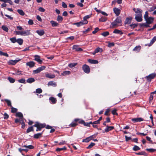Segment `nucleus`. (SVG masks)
I'll use <instances>...</instances> for the list:
<instances>
[{
    "mask_svg": "<svg viewBox=\"0 0 156 156\" xmlns=\"http://www.w3.org/2000/svg\"><path fill=\"white\" fill-rule=\"evenodd\" d=\"M82 68L84 72L87 74L89 73L90 71V68L88 66L85 64L83 65Z\"/></svg>",
    "mask_w": 156,
    "mask_h": 156,
    "instance_id": "39448f33",
    "label": "nucleus"
},
{
    "mask_svg": "<svg viewBox=\"0 0 156 156\" xmlns=\"http://www.w3.org/2000/svg\"><path fill=\"white\" fill-rule=\"evenodd\" d=\"M133 10L136 13L140 12L141 11V12H142V10L139 8H137L136 9V8H134L133 9Z\"/></svg>",
    "mask_w": 156,
    "mask_h": 156,
    "instance_id": "49530a36",
    "label": "nucleus"
},
{
    "mask_svg": "<svg viewBox=\"0 0 156 156\" xmlns=\"http://www.w3.org/2000/svg\"><path fill=\"white\" fill-rule=\"evenodd\" d=\"M36 32L40 36H42L44 33V31L43 30H38L36 31Z\"/></svg>",
    "mask_w": 156,
    "mask_h": 156,
    "instance_id": "412c9836",
    "label": "nucleus"
},
{
    "mask_svg": "<svg viewBox=\"0 0 156 156\" xmlns=\"http://www.w3.org/2000/svg\"><path fill=\"white\" fill-rule=\"evenodd\" d=\"M88 61L91 64H97L98 63V62L96 60L91 59H89L88 60Z\"/></svg>",
    "mask_w": 156,
    "mask_h": 156,
    "instance_id": "6ab92c4d",
    "label": "nucleus"
},
{
    "mask_svg": "<svg viewBox=\"0 0 156 156\" xmlns=\"http://www.w3.org/2000/svg\"><path fill=\"white\" fill-rule=\"evenodd\" d=\"M131 18L127 17L125 20L124 23L125 24H130L131 23Z\"/></svg>",
    "mask_w": 156,
    "mask_h": 156,
    "instance_id": "4be33fe9",
    "label": "nucleus"
},
{
    "mask_svg": "<svg viewBox=\"0 0 156 156\" xmlns=\"http://www.w3.org/2000/svg\"><path fill=\"white\" fill-rule=\"evenodd\" d=\"M19 82L21 83H25V80L23 78H22L18 80Z\"/></svg>",
    "mask_w": 156,
    "mask_h": 156,
    "instance_id": "0e129e2a",
    "label": "nucleus"
},
{
    "mask_svg": "<svg viewBox=\"0 0 156 156\" xmlns=\"http://www.w3.org/2000/svg\"><path fill=\"white\" fill-rule=\"evenodd\" d=\"M115 44L113 42H109L108 43V47H111L114 46Z\"/></svg>",
    "mask_w": 156,
    "mask_h": 156,
    "instance_id": "774afa93",
    "label": "nucleus"
},
{
    "mask_svg": "<svg viewBox=\"0 0 156 156\" xmlns=\"http://www.w3.org/2000/svg\"><path fill=\"white\" fill-rule=\"evenodd\" d=\"M117 110L116 109H115L112 111V113L114 115H118V114L117 112Z\"/></svg>",
    "mask_w": 156,
    "mask_h": 156,
    "instance_id": "603ef678",
    "label": "nucleus"
},
{
    "mask_svg": "<svg viewBox=\"0 0 156 156\" xmlns=\"http://www.w3.org/2000/svg\"><path fill=\"white\" fill-rule=\"evenodd\" d=\"M4 100L7 103V104L9 106L12 107L11 103L10 100L7 99H5Z\"/></svg>",
    "mask_w": 156,
    "mask_h": 156,
    "instance_id": "a19ab883",
    "label": "nucleus"
},
{
    "mask_svg": "<svg viewBox=\"0 0 156 156\" xmlns=\"http://www.w3.org/2000/svg\"><path fill=\"white\" fill-rule=\"evenodd\" d=\"M10 40L11 42L13 43H15L17 41V39L16 37L11 38L10 39Z\"/></svg>",
    "mask_w": 156,
    "mask_h": 156,
    "instance_id": "a18cd8bd",
    "label": "nucleus"
},
{
    "mask_svg": "<svg viewBox=\"0 0 156 156\" xmlns=\"http://www.w3.org/2000/svg\"><path fill=\"white\" fill-rule=\"evenodd\" d=\"M136 154L138 155H143L145 156H147V153L144 151H142L138 153H136Z\"/></svg>",
    "mask_w": 156,
    "mask_h": 156,
    "instance_id": "72a5a7b5",
    "label": "nucleus"
},
{
    "mask_svg": "<svg viewBox=\"0 0 156 156\" xmlns=\"http://www.w3.org/2000/svg\"><path fill=\"white\" fill-rule=\"evenodd\" d=\"M113 33L115 34H119L121 35H122L123 34V33L121 30L117 29H115L114 30Z\"/></svg>",
    "mask_w": 156,
    "mask_h": 156,
    "instance_id": "7c9ffc66",
    "label": "nucleus"
},
{
    "mask_svg": "<svg viewBox=\"0 0 156 156\" xmlns=\"http://www.w3.org/2000/svg\"><path fill=\"white\" fill-rule=\"evenodd\" d=\"M49 100L50 101L52 104H55L57 102V100L56 98L53 97H50L49 98Z\"/></svg>",
    "mask_w": 156,
    "mask_h": 156,
    "instance_id": "393cba45",
    "label": "nucleus"
},
{
    "mask_svg": "<svg viewBox=\"0 0 156 156\" xmlns=\"http://www.w3.org/2000/svg\"><path fill=\"white\" fill-rule=\"evenodd\" d=\"M50 23L51 24V26L53 27H55L57 26H58L59 24L56 22L51 20L50 21Z\"/></svg>",
    "mask_w": 156,
    "mask_h": 156,
    "instance_id": "a211bd4d",
    "label": "nucleus"
},
{
    "mask_svg": "<svg viewBox=\"0 0 156 156\" xmlns=\"http://www.w3.org/2000/svg\"><path fill=\"white\" fill-rule=\"evenodd\" d=\"M156 41V36L154 37L149 44H146V46H151Z\"/></svg>",
    "mask_w": 156,
    "mask_h": 156,
    "instance_id": "f3484780",
    "label": "nucleus"
},
{
    "mask_svg": "<svg viewBox=\"0 0 156 156\" xmlns=\"http://www.w3.org/2000/svg\"><path fill=\"white\" fill-rule=\"evenodd\" d=\"M48 86H52L53 87H55L57 86V84L55 82L53 81H50L48 82Z\"/></svg>",
    "mask_w": 156,
    "mask_h": 156,
    "instance_id": "b1692460",
    "label": "nucleus"
},
{
    "mask_svg": "<svg viewBox=\"0 0 156 156\" xmlns=\"http://www.w3.org/2000/svg\"><path fill=\"white\" fill-rule=\"evenodd\" d=\"M156 76V73H153L149 74L148 76H146V79L148 81L151 82V79L154 78Z\"/></svg>",
    "mask_w": 156,
    "mask_h": 156,
    "instance_id": "423d86ee",
    "label": "nucleus"
},
{
    "mask_svg": "<svg viewBox=\"0 0 156 156\" xmlns=\"http://www.w3.org/2000/svg\"><path fill=\"white\" fill-rule=\"evenodd\" d=\"M17 42L20 45H21L23 43V40L21 38H18L17 39Z\"/></svg>",
    "mask_w": 156,
    "mask_h": 156,
    "instance_id": "c9c22d12",
    "label": "nucleus"
},
{
    "mask_svg": "<svg viewBox=\"0 0 156 156\" xmlns=\"http://www.w3.org/2000/svg\"><path fill=\"white\" fill-rule=\"evenodd\" d=\"M74 25H76L77 27H79L83 25V22L80 21L78 22L74 23H73Z\"/></svg>",
    "mask_w": 156,
    "mask_h": 156,
    "instance_id": "f704fd0d",
    "label": "nucleus"
},
{
    "mask_svg": "<svg viewBox=\"0 0 156 156\" xmlns=\"http://www.w3.org/2000/svg\"><path fill=\"white\" fill-rule=\"evenodd\" d=\"M22 147H26L30 149H32L34 148V147L32 145H29L28 146L24 145Z\"/></svg>",
    "mask_w": 156,
    "mask_h": 156,
    "instance_id": "58836bf2",
    "label": "nucleus"
},
{
    "mask_svg": "<svg viewBox=\"0 0 156 156\" xmlns=\"http://www.w3.org/2000/svg\"><path fill=\"white\" fill-rule=\"evenodd\" d=\"M141 49V47L140 45L137 46L133 49V51L137 52H139Z\"/></svg>",
    "mask_w": 156,
    "mask_h": 156,
    "instance_id": "a878e982",
    "label": "nucleus"
},
{
    "mask_svg": "<svg viewBox=\"0 0 156 156\" xmlns=\"http://www.w3.org/2000/svg\"><path fill=\"white\" fill-rule=\"evenodd\" d=\"M21 59H18L17 60H10L9 61L8 63L9 65H15L17 62H18Z\"/></svg>",
    "mask_w": 156,
    "mask_h": 156,
    "instance_id": "9b49d317",
    "label": "nucleus"
},
{
    "mask_svg": "<svg viewBox=\"0 0 156 156\" xmlns=\"http://www.w3.org/2000/svg\"><path fill=\"white\" fill-rule=\"evenodd\" d=\"M138 24L139 25L140 27H150V26L149 25H147V23L146 24L145 23H138Z\"/></svg>",
    "mask_w": 156,
    "mask_h": 156,
    "instance_id": "bb28decb",
    "label": "nucleus"
},
{
    "mask_svg": "<svg viewBox=\"0 0 156 156\" xmlns=\"http://www.w3.org/2000/svg\"><path fill=\"white\" fill-rule=\"evenodd\" d=\"M144 120V119L142 118H134L132 119L131 121L134 123L140 122Z\"/></svg>",
    "mask_w": 156,
    "mask_h": 156,
    "instance_id": "6e6552de",
    "label": "nucleus"
},
{
    "mask_svg": "<svg viewBox=\"0 0 156 156\" xmlns=\"http://www.w3.org/2000/svg\"><path fill=\"white\" fill-rule=\"evenodd\" d=\"M36 93L38 94H40L42 92V90L41 88H37L36 90Z\"/></svg>",
    "mask_w": 156,
    "mask_h": 156,
    "instance_id": "e2e57ef3",
    "label": "nucleus"
},
{
    "mask_svg": "<svg viewBox=\"0 0 156 156\" xmlns=\"http://www.w3.org/2000/svg\"><path fill=\"white\" fill-rule=\"evenodd\" d=\"M46 124L45 123H41L38 122H36L35 124L33 126H30L28 128L26 131V133H28L31 132H33L34 131V127L37 128L36 131H41V129L45 127Z\"/></svg>",
    "mask_w": 156,
    "mask_h": 156,
    "instance_id": "f257e3e1",
    "label": "nucleus"
},
{
    "mask_svg": "<svg viewBox=\"0 0 156 156\" xmlns=\"http://www.w3.org/2000/svg\"><path fill=\"white\" fill-rule=\"evenodd\" d=\"M71 72L69 71H65L62 73L61 75L62 76H65L67 75H69L70 74Z\"/></svg>",
    "mask_w": 156,
    "mask_h": 156,
    "instance_id": "cd10ccee",
    "label": "nucleus"
},
{
    "mask_svg": "<svg viewBox=\"0 0 156 156\" xmlns=\"http://www.w3.org/2000/svg\"><path fill=\"white\" fill-rule=\"evenodd\" d=\"M93 138V136H91L88 137L86 138L85 139H83V142H88L92 139Z\"/></svg>",
    "mask_w": 156,
    "mask_h": 156,
    "instance_id": "aec40b11",
    "label": "nucleus"
},
{
    "mask_svg": "<svg viewBox=\"0 0 156 156\" xmlns=\"http://www.w3.org/2000/svg\"><path fill=\"white\" fill-rule=\"evenodd\" d=\"M149 17L148 16V12L147 11H146L145 12V14L144 16V19L145 20Z\"/></svg>",
    "mask_w": 156,
    "mask_h": 156,
    "instance_id": "bf43d9fd",
    "label": "nucleus"
},
{
    "mask_svg": "<svg viewBox=\"0 0 156 156\" xmlns=\"http://www.w3.org/2000/svg\"><path fill=\"white\" fill-rule=\"evenodd\" d=\"M73 49L75 50L76 51H80L83 50L82 48L79 47V46L77 45H74L73 47Z\"/></svg>",
    "mask_w": 156,
    "mask_h": 156,
    "instance_id": "9d476101",
    "label": "nucleus"
},
{
    "mask_svg": "<svg viewBox=\"0 0 156 156\" xmlns=\"http://www.w3.org/2000/svg\"><path fill=\"white\" fill-rule=\"evenodd\" d=\"M138 23H136V24H130V25H129V26L130 27H132L133 29H134V28H136V27L138 25Z\"/></svg>",
    "mask_w": 156,
    "mask_h": 156,
    "instance_id": "864d4df0",
    "label": "nucleus"
},
{
    "mask_svg": "<svg viewBox=\"0 0 156 156\" xmlns=\"http://www.w3.org/2000/svg\"><path fill=\"white\" fill-rule=\"evenodd\" d=\"M66 149H67L66 147L65 146H64L62 148H57L56 149L55 151H56L59 152V151H60L62 150H66Z\"/></svg>",
    "mask_w": 156,
    "mask_h": 156,
    "instance_id": "473e14b6",
    "label": "nucleus"
},
{
    "mask_svg": "<svg viewBox=\"0 0 156 156\" xmlns=\"http://www.w3.org/2000/svg\"><path fill=\"white\" fill-rule=\"evenodd\" d=\"M74 121L75 122H78L80 124H83L85 126L89 127L88 122H86L83 120L79 119H74Z\"/></svg>",
    "mask_w": 156,
    "mask_h": 156,
    "instance_id": "20e7f679",
    "label": "nucleus"
},
{
    "mask_svg": "<svg viewBox=\"0 0 156 156\" xmlns=\"http://www.w3.org/2000/svg\"><path fill=\"white\" fill-rule=\"evenodd\" d=\"M153 94H152V92L150 93V96L149 97V102H151L153 99Z\"/></svg>",
    "mask_w": 156,
    "mask_h": 156,
    "instance_id": "4d7b16f0",
    "label": "nucleus"
},
{
    "mask_svg": "<svg viewBox=\"0 0 156 156\" xmlns=\"http://www.w3.org/2000/svg\"><path fill=\"white\" fill-rule=\"evenodd\" d=\"M113 11L116 16H118L120 14L121 10L117 8H113Z\"/></svg>",
    "mask_w": 156,
    "mask_h": 156,
    "instance_id": "ddd939ff",
    "label": "nucleus"
},
{
    "mask_svg": "<svg viewBox=\"0 0 156 156\" xmlns=\"http://www.w3.org/2000/svg\"><path fill=\"white\" fill-rule=\"evenodd\" d=\"M78 125V124L73 122H72L69 125L70 126L72 127H74Z\"/></svg>",
    "mask_w": 156,
    "mask_h": 156,
    "instance_id": "052dcab7",
    "label": "nucleus"
},
{
    "mask_svg": "<svg viewBox=\"0 0 156 156\" xmlns=\"http://www.w3.org/2000/svg\"><path fill=\"white\" fill-rule=\"evenodd\" d=\"M110 111V109L108 108L106 109V110L105 113L104 115H105L108 116L109 115V112Z\"/></svg>",
    "mask_w": 156,
    "mask_h": 156,
    "instance_id": "13d9d810",
    "label": "nucleus"
},
{
    "mask_svg": "<svg viewBox=\"0 0 156 156\" xmlns=\"http://www.w3.org/2000/svg\"><path fill=\"white\" fill-rule=\"evenodd\" d=\"M45 76L46 77L50 79L54 78L55 77V76L54 74H50L49 73L46 74Z\"/></svg>",
    "mask_w": 156,
    "mask_h": 156,
    "instance_id": "2f4dec72",
    "label": "nucleus"
},
{
    "mask_svg": "<svg viewBox=\"0 0 156 156\" xmlns=\"http://www.w3.org/2000/svg\"><path fill=\"white\" fill-rule=\"evenodd\" d=\"M63 18L62 16L58 15L57 16V20L59 23H61L63 21Z\"/></svg>",
    "mask_w": 156,
    "mask_h": 156,
    "instance_id": "e433bc0d",
    "label": "nucleus"
},
{
    "mask_svg": "<svg viewBox=\"0 0 156 156\" xmlns=\"http://www.w3.org/2000/svg\"><path fill=\"white\" fill-rule=\"evenodd\" d=\"M17 11L18 13L21 16H23L25 15V13L21 9H18Z\"/></svg>",
    "mask_w": 156,
    "mask_h": 156,
    "instance_id": "c03bdc74",
    "label": "nucleus"
},
{
    "mask_svg": "<svg viewBox=\"0 0 156 156\" xmlns=\"http://www.w3.org/2000/svg\"><path fill=\"white\" fill-rule=\"evenodd\" d=\"M16 117H19L20 119H22L23 118V115L22 113L21 112H17L16 115Z\"/></svg>",
    "mask_w": 156,
    "mask_h": 156,
    "instance_id": "c756f323",
    "label": "nucleus"
},
{
    "mask_svg": "<svg viewBox=\"0 0 156 156\" xmlns=\"http://www.w3.org/2000/svg\"><path fill=\"white\" fill-rule=\"evenodd\" d=\"M35 80L34 78L31 77L30 78H28V79L27 80V82L31 83L33 82H34L35 81Z\"/></svg>",
    "mask_w": 156,
    "mask_h": 156,
    "instance_id": "c85d7f7f",
    "label": "nucleus"
},
{
    "mask_svg": "<svg viewBox=\"0 0 156 156\" xmlns=\"http://www.w3.org/2000/svg\"><path fill=\"white\" fill-rule=\"evenodd\" d=\"M114 129V127L113 126H106V127L105 129V131L106 132H108L110 131H111Z\"/></svg>",
    "mask_w": 156,
    "mask_h": 156,
    "instance_id": "2eb2a0df",
    "label": "nucleus"
},
{
    "mask_svg": "<svg viewBox=\"0 0 156 156\" xmlns=\"http://www.w3.org/2000/svg\"><path fill=\"white\" fill-rule=\"evenodd\" d=\"M107 20V18L105 17H102L99 19V22H105Z\"/></svg>",
    "mask_w": 156,
    "mask_h": 156,
    "instance_id": "ea45409f",
    "label": "nucleus"
},
{
    "mask_svg": "<svg viewBox=\"0 0 156 156\" xmlns=\"http://www.w3.org/2000/svg\"><path fill=\"white\" fill-rule=\"evenodd\" d=\"M154 18L152 17H149L145 20L146 21V23L149 25L150 24L152 23L154 21Z\"/></svg>",
    "mask_w": 156,
    "mask_h": 156,
    "instance_id": "0eeeda50",
    "label": "nucleus"
},
{
    "mask_svg": "<svg viewBox=\"0 0 156 156\" xmlns=\"http://www.w3.org/2000/svg\"><path fill=\"white\" fill-rule=\"evenodd\" d=\"M140 148L136 145H134L133 149L134 151H136L140 150Z\"/></svg>",
    "mask_w": 156,
    "mask_h": 156,
    "instance_id": "09e8293b",
    "label": "nucleus"
},
{
    "mask_svg": "<svg viewBox=\"0 0 156 156\" xmlns=\"http://www.w3.org/2000/svg\"><path fill=\"white\" fill-rule=\"evenodd\" d=\"M77 64V63H71L68 65V66L70 68H72L76 66Z\"/></svg>",
    "mask_w": 156,
    "mask_h": 156,
    "instance_id": "6e6d98bb",
    "label": "nucleus"
},
{
    "mask_svg": "<svg viewBox=\"0 0 156 156\" xmlns=\"http://www.w3.org/2000/svg\"><path fill=\"white\" fill-rule=\"evenodd\" d=\"M0 55L1 56H4L7 57H9V55L7 53L3 52L1 51H0Z\"/></svg>",
    "mask_w": 156,
    "mask_h": 156,
    "instance_id": "de8ad7c7",
    "label": "nucleus"
},
{
    "mask_svg": "<svg viewBox=\"0 0 156 156\" xmlns=\"http://www.w3.org/2000/svg\"><path fill=\"white\" fill-rule=\"evenodd\" d=\"M34 60L37 61L39 64H41L43 62L42 60L40 59V56L37 55H36L34 56Z\"/></svg>",
    "mask_w": 156,
    "mask_h": 156,
    "instance_id": "1a4fd4ad",
    "label": "nucleus"
},
{
    "mask_svg": "<svg viewBox=\"0 0 156 156\" xmlns=\"http://www.w3.org/2000/svg\"><path fill=\"white\" fill-rule=\"evenodd\" d=\"M122 23L121 17L120 16L118 17L116 19L111 23L112 27H115L117 25V24Z\"/></svg>",
    "mask_w": 156,
    "mask_h": 156,
    "instance_id": "f03ea898",
    "label": "nucleus"
},
{
    "mask_svg": "<svg viewBox=\"0 0 156 156\" xmlns=\"http://www.w3.org/2000/svg\"><path fill=\"white\" fill-rule=\"evenodd\" d=\"M95 144L94 143L91 142V143L87 147V149H90L92 148L93 146H94L95 145Z\"/></svg>",
    "mask_w": 156,
    "mask_h": 156,
    "instance_id": "680f3d73",
    "label": "nucleus"
},
{
    "mask_svg": "<svg viewBox=\"0 0 156 156\" xmlns=\"http://www.w3.org/2000/svg\"><path fill=\"white\" fill-rule=\"evenodd\" d=\"M102 51V49L100 48L99 47L97 48L94 51L95 53H97L98 52H101Z\"/></svg>",
    "mask_w": 156,
    "mask_h": 156,
    "instance_id": "37998d69",
    "label": "nucleus"
},
{
    "mask_svg": "<svg viewBox=\"0 0 156 156\" xmlns=\"http://www.w3.org/2000/svg\"><path fill=\"white\" fill-rule=\"evenodd\" d=\"M2 28L3 30L5 32H8L9 31V29L5 25H3L2 26Z\"/></svg>",
    "mask_w": 156,
    "mask_h": 156,
    "instance_id": "79ce46f5",
    "label": "nucleus"
},
{
    "mask_svg": "<svg viewBox=\"0 0 156 156\" xmlns=\"http://www.w3.org/2000/svg\"><path fill=\"white\" fill-rule=\"evenodd\" d=\"M29 30H27L25 31H21V35L22 36H28L30 34V33Z\"/></svg>",
    "mask_w": 156,
    "mask_h": 156,
    "instance_id": "4468645a",
    "label": "nucleus"
},
{
    "mask_svg": "<svg viewBox=\"0 0 156 156\" xmlns=\"http://www.w3.org/2000/svg\"><path fill=\"white\" fill-rule=\"evenodd\" d=\"M87 15L85 16L83 18V20H87V19H88L90 18V17L91 15Z\"/></svg>",
    "mask_w": 156,
    "mask_h": 156,
    "instance_id": "338daca9",
    "label": "nucleus"
},
{
    "mask_svg": "<svg viewBox=\"0 0 156 156\" xmlns=\"http://www.w3.org/2000/svg\"><path fill=\"white\" fill-rule=\"evenodd\" d=\"M46 67L44 66H43L37 68L36 69L33 71V74H34L39 73L41 71L45 69Z\"/></svg>",
    "mask_w": 156,
    "mask_h": 156,
    "instance_id": "7ed1b4c3",
    "label": "nucleus"
},
{
    "mask_svg": "<svg viewBox=\"0 0 156 156\" xmlns=\"http://www.w3.org/2000/svg\"><path fill=\"white\" fill-rule=\"evenodd\" d=\"M44 131H42L41 133H37V134H34V138L35 139H38L40 137H41V135L43 133V132Z\"/></svg>",
    "mask_w": 156,
    "mask_h": 156,
    "instance_id": "dca6fc26",
    "label": "nucleus"
},
{
    "mask_svg": "<svg viewBox=\"0 0 156 156\" xmlns=\"http://www.w3.org/2000/svg\"><path fill=\"white\" fill-rule=\"evenodd\" d=\"M38 10L40 12H44L45 11L44 9L42 7H40L38 9Z\"/></svg>",
    "mask_w": 156,
    "mask_h": 156,
    "instance_id": "69168bd1",
    "label": "nucleus"
},
{
    "mask_svg": "<svg viewBox=\"0 0 156 156\" xmlns=\"http://www.w3.org/2000/svg\"><path fill=\"white\" fill-rule=\"evenodd\" d=\"M8 79L9 81V82L11 83H14L15 81V80L12 78L11 77H9L8 78Z\"/></svg>",
    "mask_w": 156,
    "mask_h": 156,
    "instance_id": "5fc2aeb1",
    "label": "nucleus"
},
{
    "mask_svg": "<svg viewBox=\"0 0 156 156\" xmlns=\"http://www.w3.org/2000/svg\"><path fill=\"white\" fill-rule=\"evenodd\" d=\"M146 150L150 152H153L156 151V149L153 148L147 149Z\"/></svg>",
    "mask_w": 156,
    "mask_h": 156,
    "instance_id": "3c124183",
    "label": "nucleus"
},
{
    "mask_svg": "<svg viewBox=\"0 0 156 156\" xmlns=\"http://www.w3.org/2000/svg\"><path fill=\"white\" fill-rule=\"evenodd\" d=\"M135 19L138 22H140L143 20L142 16H136Z\"/></svg>",
    "mask_w": 156,
    "mask_h": 156,
    "instance_id": "5701e85b",
    "label": "nucleus"
},
{
    "mask_svg": "<svg viewBox=\"0 0 156 156\" xmlns=\"http://www.w3.org/2000/svg\"><path fill=\"white\" fill-rule=\"evenodd\" d=\"M101 35L104 37H106L109 35V33L108 31H105L101 33Z\"/></svg>",
    "mask_w": 156,
    "mask_h": 156,
    "instance_id": "4c0bfd02",
    "label": "nucleus"
},
{
    "mask_svg": "<svg viewBox=\"0 0 156 156\" xmlns=\"http://www.w3.org/2000/svg\"><path fill=\"white\" fill-rule=\"evenodd\" d=\"M11 107H12L11 108V112L12 113H16L17 112V108H14V107H12V106Z\"/></svg>",
    "mask_w": 156,
    "mask_h": 156,
    "instance_id": "8fccbe9b",
    "label": "nucleus"
},
{
    "mask_svg": "<svg viewBox=\"0 0 156 156\" xmlns=\"http://www.w3.org/2000/svg\"><path fill=\"white\" fill-rule=\"evenodd\" d=\"M26 65L27 66H29L30 68H32L35 66V63L33 61H31L27 62Z\"/></svg>",
    "mask_w": 156,
    "mask_h": 156,
    "instance_id": "f8f14e48",
    "label": "nucleus"
}]
</instances>
